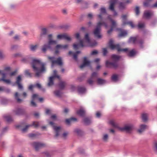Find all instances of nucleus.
Wrapping results in <instances>:
<instances>
[{"label": "nucleus", "mask_w": 157, "mask_h": 157, "mask_svg": "<svg viewBox=\"0 0 157 157\" xmlns=\"http://www.w3.org/2000/svg\"><path fill=\"white\" fill-rule=\"evenodd\" d=\"M100 14L97 15L98 20L100 21L97 23L96 27L93 32L95 36L98 38H100L102 37L101 35L100 34L101 26L104 25L106 29L109 27L108 25V20L109 19L107 18L103 21L102 19L103 14L106 13L105 8L104 7H101L100 9Z\"/></svg>", "instance_id": "1"}, {"label": "nucleus", "mask_w": 157, "mask_h": 157, "mask_svg": "<svg viewBox=\"0 0 157 157\" xmlns=\"http://www.w3.org/2000/svg\"><path fill=\"white\" fill-rule=\"evenodd\" d=\"M32 63L33 70L36 72V76H40L42 74L45 72L44 64L41 63L39 59H33Z\"/></svg>", "instance_id": "2"}, {"label": "nucleus", "mask_w": 157, "mask_h": 157, "mask_svg": "<svg viewBox=\"0 0 157 157\" xmlns=\"http://www.w3.org/2000/svg\"><path fill=\"white\" fill-rule=\"evenodd\" d=\"M109 46L110 48L112 50L116 49L118 52H122L128 53V56L130 57H132L136 54V52L134 49L129 51L128 48L121 49L119 44H114L112 39H110L109 42Z\"/></svg>", "instance_id": "3"}, {"label": "nucleus", "mask_w": 157, "mask_h": 157, "mask_svg": "<svg viewBox=\"0 0 157 157\" xmlns=\"http://www.w3.org/2000/svg\"><path fill=\"white\" fill-rule=\"evenodd\" d=\"M109 124L113 127L118 128L121 131H125L127 132H129L133 128V126L132 124H129L125 126L123 128H119L118 125L115 123L113 120H110L109 122Z\"/></svg>", "instance_id": "4"}, {"label": "nucleus", "mask_w": 157, "mask_h": 157, "mask_svg": "<svg viewBox=\"0 0 157 157\" xmlns=\"http://www.w3.org/2000/svg\"><path fill=\"white\" fill-rule=\"evenodd\" d=\"M10 70V67H6L4 71L0 70V74H1L2 75V78H0V81H3L5 83L8 84L11 83V81L10 79H5Z\"/></svg>", "instance_id": "5"}, {"label": "nucleus", "mask_w": 157, "mask_h": 157, "mask_svg": "<svg viewBox=\"0 0 157 157\" xmlns=\"http://www.w3.org/2000/svg\"><path fill=\"white\" fill-rule=\"evenodd\" d=\"M112 58L114 61L113 62H110L108 61H106V66L107 67L115 68L117 66V61L119 59L120 57L116 55H113L112 56Z\"/></svg>", "instance_id": "6"}, {"label": "nucleus", "mask_w": 157, "mask_h": 157, "mask_svg": "<svg viewBox=\"0 0 157 157\" xmlns=\"http://www.w3.org/2000/svg\"><path fill=\"white\" fill-rule=\"evenodd\" d=\"M48 59L52 61L51 67H52L56 64L59 66H61L63 64L62 59L61 57H59L56 60H55L54 57H48Z\"/></svg>", "instance_id": "7"}, {"label": "nucleus", "mask_w": 157, "mask_h": 157, "mask_svg": "<svg viewBox=\"0 0 157 157\" xmlns=\"http://www.w3.org/2000/svg\"><path fill=\"white\" fill-rule=\"evenodd\" d=\"M75 36L76 39L79 40L80 44H74L73 46L74 48L76 49L80 47H82L85 46V41L84 40H80V36L79 33H77L75 34Z\"/></svg>", "instance_id": "8"}, {"label": "nucleus", "mask_w": 157, "mask_h": 157, "mask_svg": "<svg viewBox=\"0 0 157 157\" xmlns=\"http://www.w3.org/2000/svg\"><path fill=\"white\" fill-rule=\"evenodd\" d=\"M57 43L56 40H50L48 41V44H45L41 48V51L44 52H45L47 50L51 48V46L55 45Z\"/></svg>", "instance_id": "9"}, {"label": "nucleus", "mask_w": 157, "mask_h": 157, "mask_svg": "<svg viewBox=\"0 0 157 157\" xmlns=\"http://www.w3.org/2000/svg\"><path fill=\"white\" fill-rule=\"evenodd\" d=\"M49 123L52 126L53 128V129L55 133V136L56 137H57L59 136L63 131L61 127L60 126H54V123L53 122H50Z\"/></svg>", "instance_id": "10"}, {"label": "nucleus", "mask_w": 157, "mask_h": 157, "mask_svg": "<svg viewBox=\"0 0 157 157\" xmlns=\"http://www.w3.org/2000/svg\"><path fill=\"white\" fill-rule=\"evenodd\" d=\"M127 17V16L126 15H123L121 16L122 18V25L124 26L126 25H129L132 28H133L135 27V25L133 24V22L131 21H126V19Z\"/></svg>", "instance_id": "11"}, {"label": "nucleus", "mask_w": 157, "mask_h": 157, "mask_svg": "<svg viewBox=\"0 0 157 157\" xmlns=\"http://www.w3.org/2000/svg\"><path fill=\"white\" fill-rule=\"evenodd\" d=\"M117 1V0H110L109 1L110 5L109 6V9L113 12L114 16L117 15V13L114 9V6Z\"/></svg>", "instance_id": "12"}, {"label": "nucleus", "mask_w": 157, "mask_h": 157, "mask_svg": "<svg viewBox=\"0 0 157 157\" xmlns=\"http://www.w3.org/2000/svg\"><path fill=\"white\" fill-rule=\"evenodd\" d=\"M108 19L110 21L111 23V27L110 29L108 30L107 32V33L108 34H110L112 32L113 29L116 28V27L117 24L116 21L113 20L111 17L110 15H109L108 17Z\"/></svg>", "instance_id": "13"}, {"label": "nucleus", "mask_w": 157, "mask_h": 157, "mask_svg": "<svg viewBox=\"0 0 157 157\" xmlns=\"http://www.w3.org/2000/svg\"><path fill=\"white\" fill-rule=\"evenodd\" d=\"M57 71L56 70L53 71V75L52 76L50 77L49 78V82L48 83V85L49 86H50L53 84V80L55 78H57L59 79H60V77L59 76L56 75Z\"/></svg>", "instance_id": "14"}, {"label": "nucleus", "mask_w": 157, "mask_h": 157, "mask_svg": "<svg viewBox=\"0 0 157 157\" xmlns=\"http://www.w3.org/2000/svg\"><path fill=\"white\" fill-rule=\"evenodd\" d=\"M153 15V12L150 10H146L144 11L143 17L146 19H149Z\"/></svg>", "instance_id": "15"}, {"label": "nucleus", "mask_w": 157, "mask_h": 157, "mask_svg": "<svg viewBox=\"0 0 157 157\" xmlns=\"http://www.w3.org/2000/svg\"><path fill=\"white\" fill-rule=\"evenodd\" d=\"M32 146L35 148L36 151L44 147L45 145L43 143L39 142H34L32 144Z\"/></svg>", "instance_id": "16"}, {"label": "nucleus", "mask_w": 157, "mask_h": 157, "mask_svg": "<svg viewBox=\"0 0 157 157\" xmlns=\"http://www.w3.org/2000/svg\"><path fill=\"white\" fill-rule=\"evenodd\" d=\"M98 73L97 72H94L92 74L90 78L88 80V82L89 84L92 85L95 78L97 77Z\"/></svg>", "instance_id": "17"}, {"label": "nucleus", "mask_w": 157, "mask_h": 157, "mask_svg": "<svg viewBox=\"0 0 157 157\" xmlns=\"http://www.w3.org/2000/svg\"><path fill=\"white\" fill-rule=\"evenodd\" d=\"M39 122L34 121L33 122L32 124H29L26 125L25 128L22 129L21 130L22 132H25L27 131L28 128L30 127L33 126L35 127H37L39 126Z\"/></svg>", "instance_id": "18"}, {"label": "nucleus", "mask_w": 157, "mask_h": 157, "mask_svg": "<svg viewBox=\"0 0 157 157\" xmlns=\"http://www.w3.org/2000/svg\"><path fill=\"white\" fill-rule=\"evenodd\" d=\"M57 38L59 40L65 39L68 41L71 40V38L65 34L58 35Z\"/></svg>", "instance_id": "19"}, {"label": "nucleus", "mask_w": 157, "mask_h": 157, "mask_svg": "<svg viewBox=\"0 0 157 157\" xmlns=\"http://www.w3.org/2000/svg\"><path fill=\"white\" fill-rule=\"evenodd\" d=\"M68 45L65 44L62 45L61 44H58L56 47V49H57L56 51V53H57L58 52L57 49H65L67 48Z\"/></svg>", "instance_id": "20"}, {"label": "nucleus", "mask_w": 157, "mask_h": 157, "mask_svg": "<svg viewBox=\"0 0 157 157\" xmlns=\"http://www.w3.org/2000/svg\"><path fill=\"white\" fill-rule=\"evenodd\" d=\"M90 62L88 60L86 57L84 58V61L83 63L80 66L81 68H82L86 66H89L90 65Z\"/></svg>", "instance_id": "21"}, {"label": "nucleus", "mask_w": 157, "mask_h": 157, "mask_svg": "<svg viewBox=\"0 0 157 157\" xmlns=\"http://www.w3.org/2000/svg\"><path fill=\"white\" fill-rule=\"evenodd\" d=\"M21 80V75H19L17 77L16 79V83L18 85V89H23V86L20 83V82Z\"/></svg>", "instance_id": "22"}, {"label": "nucleus", "mask_w": 157, "mask_h": 157, "mask_svg": "<svg viewBox=\"0 0 157 157\" xmlns=\"http://www.w3.org/2000/svg\"><path fill=\"white\" fill-rule=\"evenodd\" d=\"M126 6L124 2H120L118 3V8L120 10H123L126 8Z\"/></svg>", "instance_id": "23"}, {"label": "nucleus", "mask_w": 157, "mask_h": 157, "mask_svg": "<svg viewBox=\"0 0 157 157\" xmlns=\"http://www.w3.org/2000/svg\"><path fill=\"white\" fill-rule=\"evenodd\" d=\"M38 95L36 94H33L32 96V100L31 101V104L32 106H36V104L35 103L34 101L35 100L38 99Z\"/></svg>", "instance_id": "24"}, {"label": "nucleus", "mask_w": 157, "mask_h": 157, "mask_svg": "<svg viewBox=\"0 0 157 157\" xmlns=\"http://www.w3.org/2000/svg\"><path fill=\"white\" fill-rule=\"evenodd\" d=\"M117 31H118L121 32V33L118 35L119 36H126L127 35V33L126 31L123 30L121 29H116Z\"/></svg>", "instance_id": "25"}, {"label": "nucleus", "mask_w": 157, "mask_h": 157, "mask_svg": "<svg viewBox=\"0 0 157 157\" xmlns=\"http://www.w3.org/2000/svg\"><path fill=\"white\" fill-rule=\"evenodd\" d=\"M78 91L80 94H82L86 93V90L84 87L79 86L78 88Z\"/></svg>", "instance_id": "26"}, {"label": "nucleus", "mask_w": 157, "mask_h": 157, "mask_svg": "<svg viewBox=\"0 0 157 157\" xmlns=\"http://www.w3.org/2000/svg\"><path fill=\"white\" fill-rule=\"evenodd\" d=\"M77 121V119L76 118L72 117L70 119H68L66 120L65 121L66 124L68 125H69L70 124L72 123L73 121Z\"/></svg>", "instance_id": "27"}, {"label": "nucleus", "mask_w": 157, "mask_h": 157, "mask_svg": "<svg viewBox=\"0 0 157 157\" xmlns=\"http://www.w3.org/2000/svg\"><path fill=\"white\" fill-rule=\"evenodd\" d=\"M147 128V126L145 124H141L140 126V128L138 130V132L141 133Z\"/></svg>", "instance_id": "28"}, {"label": "nucleus", "mask_w": 157, "mask_h": 157, "mask_svg": "<svg viewBox=\"0 0 157 157\" xmlns=\"http://www.w3.org/2000/svg\"><path fill=\"white\" fill-rule=\"evenodd\" d=\"M74 132L78 136H81L83 133V132L78 128H76L74 130Z\"/></svg>", "instance_id": "29"}, {"label": "nucleus", "mask_w": 157, "mask_h": 157, "mask_svg": "<svg viewBox=\"0 0 157 157\" xmlns=\"http://www.w3.org/2000/svg\"><path fill=\"white\" fill-rule=\"evenodd\" d=\"M77 114L80 116H83L85 114V110L83 108L81 109L77 112Z\"/></svg>", "instance_id": "30"}, {"label": "nucleus", "mask_w": 157, "mask_h": 157, "mask_svg": "<svg viewBox=\"0 0 157 157\" xmlns=\"http://www.w3.org/2000/svg\"><path fill=\"white\" fill-rule=\"evenodd\" d=\"M47 33V29L45 28H43L41 29V32L40 34L41 37H42L44 35H45Z\"/></svg>", "instance_id": "31"}, {"label": "nucleus", "mask_w": 157, "mask_h": 157, "mask_svg": "<svg viewBox=\"0 0 157 157\" xmlns=\"http://www.w3.org/2000/svg\"><path fill=\"white\" fill-rule=\"evenodd\" d=\"M15 112L16 114L19 115L23 113V110L22 109L19 108L16 109Z\"/></svg>", "instance_id": "32"}, {"label": "nucleus", "mask_w": 157, "mask_h": 157, "mask_svg": "<svg viewBox=\"0 0 157 157\" xmlns=\"http://www.w3.org/2000/svg\"><path fill=\"white\" fill-rule=\"evenodd\" d=\"M19 96V95L17 92H16L15 94L14 97L16 99L18 102L20 103L22 101V100L18 98Z\"/></svg>", "instance_id": "33"}, {"label": "nucleus", "mask_w": 157, "mask_h": 157, "mask_svg": "<svg viewBox=\"0 0 157 157\" xmlns=\"http://www.w3.org/2000/svg\"><path fill=\"white\" fill-rule=\"evenodd\" d=\"M106 81L105 80L100 78L97 79V83L99 85H102L105 83Z\"/></svg>", "instance_id": "34"}, {"label": "nucleus", "mask_w": 157, "mask_h": 157, "mask_svg": "<svg viewBox=\"0 0 157 157\" xmlns=\"http://www.w3.org/2000/svg\"><path fill=\"white\" fill-rule=\"evenodd\" d=\"M85 39L86 40V42L88 44H90V40L89 38L88 34L86 33L85 36Z\"/></svg>", "instance_id": "35"}, {"label": "nucleus", "mask_w": 157, "mask_h": 157, "mask_svg": "<svg viewBox=\"0 0 157 157\" xmlns=\"http://www.w3.org/2000/svg\"><path fill=\"white\" fill-rule=\"evenodd\" d=\"M142 119L143 121H146L147 120L148 115L147 113H143L142 115Z\"/></svg>", "instance_id": "36"}, {"label": "nucleus", "mask_w": 157, "mask_h": 157, "mask_svg": "<svg viewBox=\"0 0 157 157\" xmlns=\"http://www.w3.org/2000/svg\"><path fill=\"white\" fill-rule=\"evenodd\" d=\"M118 76L116 75H113L111 77L112 80L114 82H116L118 81Z\"/></svg>", "instance_id": "37"}, {"label": "nucleus", "mask_w": 157, "mask_h": 157, "mask_svg": "<svg viewBox=\"0 0 157 157\" xmlns=\"http://www.w3.org/2000/svg\"><path fill=\"white\" fill-rule=\"evenodd\" d=\"M37 45H31L30 47V50L32 51H35L37 48Z\"/></svg>", "instance_id": "38"}, {"label": "nucleus", "mask_w": 157, "mask_h": 157, "mask_svg": "<svg viewBox=\"0 0 157 157\" xmlns=\"http://www.w3.org/2000/svg\"><path fill=\"white\" fill-rule=\"evenodd\" d=\"M4 118L6 121L8 122H10L12 120L11 117L8 115L4 116Z\"/></svg>", "instance_id": "39"}, {"label": "nucleus", "mask_w": 157, "mask_h": 157, "mask_svg": "<svg viewBox=\"0 0 157 157\" xmlns=\"http://www.w3.org/2000/svg\"><path fill=\"white\" fill-rule=\"evenodd\" d=\"M135 11L136 15L138 16L140 13V7L136 6L135 9Z\"/></svg>", "instance_id": "40"}, {"label": "nucleus", "mask_w": 157, "mask_h": 157, "mask_svg": "<svg viewBox=\"0 0 157 157\" xmlns=\"http://www.w3.org/2000/svg\"><path fill=\"white\" fill-rule=\"evenodd\" d=\"M136 40L137 38L136 37H131L129 39V42L135 43Z\"/></svg>", "instance_id": "41"}, {"label": "nucleus", "mask_w": 157, "mask_h": 157, "mask_svg": "<svg viewBox=\"0 0 157 157\" xmlns=\"http://www.w3.org/2000/svg\"><path fill=\"white\" fill-rule=\"evenodd\" d=\"M84 122L86 124H88L91 122V120L87 118H85L84 120Z\"/></svg>", "instance_id": "42"}, {"label": "nucleus", "mask_w": 157, "mask_h": 157, "mask_svg": "<svg viewBox=\"0 0 157 157\" xmlns=\"http://www.w3.org/2000/svg\"><path fill=\"white\" fill-rule=\"evenodd\" d=\"M80 52L79 51H77L75 53H74V54H73V58L74 59L76 60H77V56L78 55V54L79 53H80Z\"/></svg>", "instance_id": "43"}, {"label": "nucleus", "mask_w": 157, "mask_h": 157, "mask_svg": "<svg viewBox=\"0 0 157 157\" xmlns=\"http://www.w3.org/2000/svg\"><path fill=\"white\" fill-rule=\"evenodd\" d=\"M145 26V24L144 23L140 22L139 23L138 27V28L141 29L144 28Z\"/></svg>", "instance_id": "44"}, {"label": "nucleus", "mask_w": 157, "mask_h": 157, "mask_svg": "<svg viewBox=\"0 0 157 157\" xmlns=\"http://www.w3.org/2000/svg\"><path fill=\"white\" fill-rule=\"evenodd\" d=\"M54 94L56 96L59 97L60 96L61 93L59 90H56L54 91Z\"/></svg>", "instance_id": "45"}, {"label": "nucleus", "mask_w": 157, "mask_h": 157, "mask_svg": "<svg viewBox=\"0 0 157 157\" xmlns=\"http://www.w3.org/2000/svg\"><path fill=\"white\" fill-rule=\"evenodd\" d=\"M108 138V135L107 134H105L104 135L103 137V140L105 141H106L107 140Z\"/></svg>", "instance_id": "46"}, {"label": "nucleus", "mask_w": 157, "mask_h": 157, "mask_svg": "<svg viewBox=\"0 0 157 157\" xmlns=\"http://www.w3.org/2000/svg\"><path fill=\"white\" fill-rule=\"evenodd\" d=\"M59 85L60 88L61 89H63L65 86V83L64 82H61L59 83Z\"/></svg>", "instance_id": "47"}, {"label": "nucleus", "mask_w": 157, "mask_h": 157, "mask_svg": "<svg viewBox=\"0 0 157 157\" xmlns=\"http://www.w3.org/2000/svg\"><path fill=\"white\" fill-rule=\"evenodd\" d=\"M17 46L16 45H12L11 47V49L13 50L17 49Z\"/></svg>", "instance_id": "48"}, {"label": "nucleus", "mask_w": 157, "mask_h": 157, "mask_svg": "<svg viewBox=\"0 0 157 157\" xmlns=\"http://www.w3.org/2000/svg\"><path fill=\"white\" fill-rule=\"evenodd\" d=\"M103 54L104 56H105L107 53V50L106 48L103 49Z\"/></svg>", "instance_id": "49"}, {"label": "nucleus", "mask_w": 157, "mask_h": 157, "mask_svg": "<svg viewBox=\"0 0 157 157\" xmlns=\"http://www.w3.org/2000/svg\"><path fill=\"white\" fill-rule=\"evenodd\" d=\"M4 55L3 54L2 52L0 51V59H2L4 58Z\"/></svg>", "instance_id": "50"}, {"label": "nucleus", "mask_w": 157, "mask_h": 157, "mask_svg": "<svg viewBox=\"0 0 157 157\" xmlns=\"http://www.w3.org/2000/svg\"><path fill=\"white\" fill-rule=\"evenodd\" d=\"M52 34H50L48 35V41L50 40H52Z\"/></svg>", "instance_id": "51"}, {"label": "nucleus", "mask_w": 157, "mask_h": 157, "mask_svg": "<svg viewBox=\"0 0 157 157\" xmlns=\"http://www.w3.org/2000/svg\"><path fill=\"white\" fill-rule=\"evenodd\" d=\"M36 136V135L34 133H31L29 135V137L33 138L35 137Z\"/></svg>", "instance_id": "52"}, {"label": "nucleus", "mask_w": 157, "mask_h": 157, "mask_svg": "<svg viewBox=\"0 0 157 157\" xmlns=\"http://www.w3.org/2000/svg\"><path fill=\"white\" fill-rule=\"evenodd\" d=\"M98 53V51L97 50H94L91 52V55H94L97 54Z\"/></svg>", "instance_id": "53"}, {"label": "nucleus", "mask_w": 157, "mask_h": 157, "mask_svg": "<svg viewBox=\"0 0 157 157\" xmlns=\"http://www.w3.org/2000/svg\"><path fill=\"white\" fill-rule=\"evenodd\" d=\"M34 86H35V87H36L39 89H40L41 88V86L40 84L39 83H37L34 85Z\"/></svg>", "instance_id": "54"}, {"label": "nucleus", "mask_w": 157, "mask_h": 157, "mask_svg": "<svg viewBox=\"0 0 157 157\" xmlns=\"http://www.w3.org/2000/svg\"><path fill=\"white\" fill-rule=\"evenodd\" d=\"M35 87V86L34 85H30L29 86V89L30 90H32V89Z\"/></svg>", "instance_id": "55"}, {"label": "nucleus", "mask_w": 157, "mask_h": 157, "mask_svg": "<svg viewBox=\"0 0 157 157\" xmlns=\"http://www.w3.org/2000/svg\"><path fill=\"white\" fill-rule=\"evenodd\" d=\"M101 113L99 112H98L96 113V117H99L101 116Z\"/></svg>", "instance_id": "56"}, {"label": "nucleus", "mask_w": 157, "mask_h": 157, "mask_svg": "<svg viewBox=\"0 0 157 157\" xmlns=\"http://www.w3.org/2000/svg\"><path fill=\"white\" fill-rule=\"evenodd\" d=\"M16 72H17V71L16 70L13 71V72L11 73L10 74V76H12L16 74Z\"/></svg>", "instance_id": "57"}, {"label": "nucleus", "mask_w": 157, "mask_h": 157, "mask_svg": "<svg viewBox=\"0 0 157 157\" xmlns=\"http://www.w3.org/2000/svg\"><path fill=\"white\" fill-rule=\"evenodd\" d=\"M132 2V0H127V1L124 2L126 4V5H127L128 4Z\"/></svg>", "instance_id": "58"}, {"label": "nucleus", "mask_w": 157, "mask_h": 157, "mask_svg": "<svg viewBox=\"0 0 157 157\" xmlns=\"http://www.w3.org/2000/svg\"><path fill=\"white\" fill-rule=\"evenodd\" d=\"M67 135L68 133L67 132H65L63 134L62 136L63 137L65 138L67 136Z\"/></svg>", "instance_id": "59"}, {"label": "nucleus", "mask_w": 157, "mask_h": 157, "mask_svg": "<svg viewBox=\"0 0 157 157\" xmlns=\"http://www.w3.org/2000/svg\"><path fill=\"white\" fill-rule=\"evenodd\" d=\"M25 75H28L29 76H30V74L29 73V71L28 70H26L25 71Z\"/></svg>", "instance_id": "60"}, {"label": "nucleus", "mask_w": 157, "mask_h": 157, "mask_svg": "<svg viewBox=\"0 0 157 157\" xmlns=\"http://www.w3.org/2000/svg\"><path fill=\"white\" fill-rule=\"evenodd\" d=\"M51 118L52 119L55 120L56 119V116L55 115H53L51 117Z\"/></svg>", "instance_id": "61"}, {"label": "nucleus", "mask_w": 157, "mask_h": 157, "mask_svg": "<svg viewBox=\"0 0 157 157\" xmlns=\"http://www.w3.org/2000/svg\"><path fill=\"white\" fill-rule=\"evenodd\" d=\"M92 16H93V15H92V14L91 13H90L88 14V17L90 18H91L92 17Z\"/></svg>", "instance_id": "62"}, {"label": "nucleus", "mask_w": 157, "mask_h": 157, "mask_svg": "<svg viewBox=\"0 0 157 157\" xmlns=\"http://www.w3.org/2000/svg\"><path fill=\"white\" fill-rule=\"evenodd\" d=\"M153 7H157V2L152 6Z\"/></svg>", "instance_id": "63"}, {"label": "nucleus", "mask_w": 157, "mask_h": 157, "mask_svg": "<svg viewBox=\"0 0 157 157\" xmlns=\"http://www.w3.org/2000/svg\"><path fill=\"white\" fill-rule=\"evenodd\" d=\"M155 147L156 151H157V142H155Z\"/></svg>", "instance_id": "64"}]
</instances>
